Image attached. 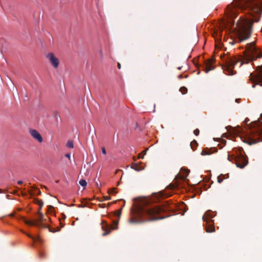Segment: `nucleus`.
Masks as SVG:
<instances>
[{"label": "nucleus", "instance_id": "f257e3e1", "mask_svg": "<svg viewBox=\"0 0 262 262\" xmlns=\"http://www.w3.org/2000/svg\"><path fill=\"white\" fill-rule=\"evenodd\" d=\"M168 204L166 206H149L140 208L138 212L139 219L132 217L129 220L130 223H140L145 221H151L165 217L163 213L169 210Z\"/></svg>", "mask_w": 262, "mask_h": 262}, {"label": "nucleus", "instance_id": "f03ea898", "mask_svg": "<svg viewBox=\"0 0 262 262\" xmlns=\"http://www.w3.org/2000/svg\"><path fill=\"white\" fill-rule=\"evenodd\" d=\"M252 25L253 23L244 19H242L240 17V19L235 25L239 42L243 41L250 37Z\"/></svg>", "mask_w": 262, "mask_h": 262}, {"label": "nucleus", "instance_id": "7ed1b4c3", "mask_svg": "<svg viewBox=\"0 0 262 262\" xmlns=\"http://www.w3.org/2000/svg\"><path fill=\"white\" fill-rule=\"evenodd\" d=\"M245 53L249 61L254 60L262 57V51L256 47L254 42L246 45Z\"/></svg>", "mask_w": 262, "mask_h": 262}, {"label": "nucleus", "instance_id": "20e7f679", "mask_svg": "<svg viewBox=\"0 0 262 262\" xmlns=\"http://www.w3.org/2000/svg\"><path fill=\"white\" fill-rule=\"evenodd\" d=\"M247 137H245L244 142L249 145L255 144L262 141V130L258 128L249 129L247 133Z\"/></svg>", "mask_w": 262, "mask_h": 262}, {"label": "nucleus", "instance_id": "39448f33", "mask_svg": "<svg viewBox=\"0 0 262 262\" xmlns=\"http://www.w3.org/2000/svg\"><path fill=\"white\" fill-rule=\"evenodd\" d=\"M238 5L249 8L256 14L262 13V2H256L254 0H239Z\"/></svg>", "mask_w": 262, "mask_h": 262}, {"label": "nucleus", "instance_id": "423d86ee", "mask_svg": "<svg viewBox=\"0 0 262 262\" xmlns=\"http://www.w3.org/2000/svg\"><path fill=\"white\" fill-rule=\"evenodd\" d=\"M38 217L35 221H29L25 219L24 217H22V220L25 222V224L30 225V226H34L38 227H42L45 228H49V231L51 232H55L56 231H59L60 228H57V230L55 229H52L49 227V226L46 225L43 223L44 222V216L42 213L40 212V211L38 212Z\"/></svg>", "mask_w": 262, "mask_h": 262}, {"label": "nucleus", "instance_id": "0eeeda50", "mask_svg": "<svg viewBox=\"0 0 262 262\" xmlns=\"http://www.w3.org/2000/svg\"><path fill=\"white\" fill-rule=\"evenodd\" d=\"M237 6L231 4L227 6L225 10V15L227 17L226 23L228 25H234V19L237 16Z\"/></svg>", "mask_w": 262, "mask_h": 262}, {"label": "nucleus", "instance_id": "6e6552de", "mask_svg": "<svg viewBox=\"0 0 262 262\" xmlns=\"http://www.w3.org/2000/svg\"><path fill=\"white\" fill-rule=\"evenodd\" d=\"M240 62V60L236 57H228L226 60L225 65L223 68L226 74L228 75H233L236 72L233 70L236 64Z\"/></svg>", "mask_w": 262, "mask_h": 262}, {"label": "nucleus", "instance_id": "1a4fd4ad", "mask_svg": "<svg viewBox=\"0 0 262 262\" xmlns=\"http://www.w3.org/2000/svg\"><path fill=\"white\" fill-rule=\"evenodd\" d=\"M214 217V215L213 214V212L208 210L205 213L202 217L203 221L206 223L205 229L206 231L208 233H211L215 231L214 221L212 220Z\"/></svg>", "mask_w": 262, "mask_h": 262}, {"label": "nucleus", "instance_id": "9d476101", "mask_svg": "<svg viewBox=\"0 0 262 262\" xmlns=\"http://www.w3.org/2000/svg\"><path fill=\"white\" fill-rule=\"evenodd\" d=\"M250 80L253 83V88H255L256 84L262 86V65L257 67L256 74H250Z\"/></svg>", "mask_w": 262, "mask_h": 262}, {"label": "nucleus", "instance_id": "9b49d317", "mask_svg": "<svg viewBox=\"0 0 262 262\" xmlns=\"http://www.w3.org/2000/svg\"><path fill=\"white\" fill-rule=\"evenodd\" d=\"M234 161L236 166L241 168H244L248 164V160L242 155L235 157Z\"/></svg>", "mask_w": 262, "mask_h": 262}, {"label": "nucleus", "instance_id": "f8f14e48", "mask_svg": "<svg viewBox=\"0 0 262 262\" xmlns=\"http://www.w3.org/2000/svg\"><path fill=\"white\" fill-rule=\"evenodd\" d=\"M46 57L49 60L52 66L55 68H57L58 67L59 64V59L52 52L48 53L46 55Z\"/></svg>", "mask_w": 262, "mask_h": 262}, {"label": "nucleus", "instance_id": "ddd939ff", "mask_svg": "<svg viewBox=\"0 0 262 262\" xmlns=\"http://www.w3.org/2000/svg\"><path fill=\"white\" fill-rule=\"evenodd\" d=\"M29 133L31 136L35 140L38 141L39 143H41L43 141V139L39 133L36 129H31L29 130Z\"/></svg>", "mask_w": 262, "mask_h": 262}, {"label": "nucleus", "instance_id": "4468645a", "mask_svg": "<svg viewBox=\"0 0 262 262\" xmlns=\"http://www.w3.org/2000/svg\"><path fill=\"white\" fill-rule=\"evenodd\" d=\"M102 225V229L104 231V232L102 234V236H105L109 234L111 232V231L112 229H115V228L112 227L108 225H107L106 223H105V222L102 221L101 223Z\"/></svg>", "mask_w": 262, "mask_h": 262}, {"label": "nucleus", "instance_id": "2eb2a0df", "mask_svg": "<svg viewBox=\"0 0 262 262\" xmlns=\"http://www.w3.org/2000/svg\"><path fill=\"white\" fill-rule=\"evenodd\" d=\"M213 62L214 61L213 59H210L206 62L204 67V71L206 73H208L210 71L214 69V67L213 66Z\"/></svg>", "mask_w": 262, "mask_h": 262}, {"label": "nucleus", "instance_id": "dca6fc26", "mask_svg": "<svg viewBox=\"0 0 262 262\" xmlns=\"http://www.w3.org/2000/svg\"><path fill=\"white\" fill-rule=\"evenodd\" d=\"M189 170H185L184 172H183V173L178 175L176 177V178L182 180H185L186 178L187 177L189 173Z\"/></svg>", "mask_w": 262, "mask_h": 262}, {"label": "nucleus", "instance_id": "f3484780", "mask_svg": "<svg viewBox=\"0 0 262 262\" xmlns=\"http://www.w3.org/2000/svg\"><path fill=\"white\" fill-rule=\"evenodd\" d=\"M131 168L136 171H140L143 169V167L142 166L141 163H134L132 164Z\"/></svg>", "mask_w": 262, "mask_h": 262}, {"label": "nucleus", "instance_id": "a211bd4d", "mask_svg": "<svg viewBox=\"0 0 262 262\" xmlns=\"http://www.w3.org/2000/svg\"><path fill=\"white\" fill-rule=\"evenodd\" d=\"M211 154V152L210 151V149L206 148L204 149H203L201 152V155L202 156H205V155H209Z\"/></svg>", "mask_w": 262, "mask_h": 262}, {"label": "nucleus", "instance_id": "6ab92c4d", "mask_svg": "<svg viewBox=\"0 0 262 262\" xmlns=\"http://www.w3.org/2000/svg\"><path fill=\"white\" fill-rule=\"evenodd\" d=\"M198 145V143L196 142V141L195 140H193V141H192L190 143V146H191V148L193 149V150H195V147L197 146Z\"/></svg>", "mask_w": 262, "mask_h": 262}, {"label": "nucleus", "instance_id": "aec40b11", "mask_svg": "<svg viewBox=\"0 0 262 262\" xmlns=\"http://www.w3.org/2000/svg\"><path fill=\"white\" fill-rule=\"evenodd\" d=\"M225 179V175L221 174L220 176H219L217 177V182L219 183H221L223 181V180Z\"/></svg>", "mask_w": 262, "mask_h": 262}, {"label": "nucleus", "instance_id": "412c9836", "mask_svg": "<svg viewBox=\"0 0 262 262\" xmlns=\"http://www.w3.org/2000/svg\"><path fill=\"white\" fill-rule=\"evenodd\" d=\"M26 235L30 238H31L34 241H40V238L39 236L35 237L32 236L30 234H27V233H26Z\"/></svg>", "mask_w": 262, "mask_h": 262}, {"label": "nucleus", "instance_id": "4be33fe9", "mask_svg": "<svg viewBox=\"0 0 262 262\" xmlns=\"http://www.w3.org/2000/svg\"><path fill=\"white\" fill-rule=\"evenodd\" d=\"M67 146L69 148H74L73 142L71 140H69L67 143Z\"/></svg>", "mask_w": 262, "mask_h": 262}, {"label": "nucleus", "instance_id": "5701e85b", "mask_svg": "<svg viewBox=\"0 0 262 262\" xmlns=\"http://www.w3.org/2000/svg\"><path fill=\"white\" fill-rule=\"evenodd\" d=\"M79 184L83 186V187H85L86 186V184H87V183L86 182V181L84 179H81L79 181Z\"/></svg>", "mask_w": 262, "mask_h": 262}, {"label": "nucleus", "instance_id": "b1692460", "mask_svg": "<svg viewBox=\"0 0 262 262\" xmlns=\"http://www.w3.org/2000/svg\"><path fill=\"white\" fill-rule=\"evenodd\" d=\"M180 91L182 93V94H185L187 92V89L184 86H183L180 89Z\"/></svg>", "mask_w": 262, "mask_h": 262}, {"label": "nucleus", "instance_id": "393cba45", "mask_svg": "<svg viewBox=\"0 0 262 262\" xmlns=\"http://www.w3.org/2000/svg\"><path fill=\"white\" fill-rule=\"evenodd\" d=\"M146 150H144L142 153H140L138 155V158L143 159L144 157V155L146 154Z\"/></svg>", "mask_w": 262, "mask_h": 262}, {"label": "nucleus", "instance_id": "a878e982", "mask_svg": "<svg viewBox=\"0 0 262 262\" xmlns=\"http://www.w3.org/2000/svg\"><path fill=\"white\" fill-rule=\"evenodd\" d=\"M115 190V188H112L108 190V193L111 194H115L116 193V191Z\"/></svg>", "mask_w": 262, "mask_h": 262}, {"label": "nucleus", "instance_id": "bb28decb", "mask_svg": "<svg viewBox=\"0 0 262 262\" xmlns=\"http://www.w3.org/2000/svg\"><path fill=\"white\" fill-rule=\"evenodd\" d=\"M37 203L40 206V208L43 206V203L42 200H37Z\"/></svg>", "mask_w": 262, "mask_h": 262}, {"label": "nucleus", "instance_id": "cd10ccee", "mask_svg": "<svg viewBox=\"0 0 262 262\" xmlns=\"http://www.w3.org/2000/svg\"><path fill=\"white\" fill-rule=\"evenodd\" d=\"M193 133L195 135L198 136L199 135L200 130L199 129H195L193 131Z\"/></svg>", "mask_w": 262, "mask_h": 262}, {"label": "nucleus", "instance_id": "c85d7f7f", "mask_svg": "<svg viewBox=\"0 0 262 262\" xmlns=\"http://www.w3.org/2000/svg\"><path fill=\"white\" fill-rule=\"evenodd\" d=\"M65 157L68 158L70 162H71V155L70 154H67L65 155Z\"/></svg>", "mask_w": 262, "mask_h": 262}, {"label": "nucleus", "instance_id": "c756f323", "mask_svg": "<svg viewBox=\"0 0 262 262\" xmlns=\"http://www.w3.org/2000/svg\"><path fill=\"white\" fill-rule=\"evenodd\" d=\"M101 151L103 154L106 155V152L105 147H103L101 148Z\"/></svg>", "mask_w": 262, "mask_h": 262}, {"label": "nucleus", "instance_id": "7c9ffc66", "mask_svg": "<svg viewBox=\"0 0 262 262\" xmlns=\"http://www.w3.org/2000/svg\"><path fill=\"white\" fill-rule=\"evenodd\" d=\"M50 221L51 219L49 217H47V218L44 217V222H46L47 221Z\"/></svg>", "mask_w": 262, "mask_h": 262}, {"label": "nucleus", "instance_id": "2f4dec72", "mask_svg": "<svg viewBox=\"0 0 262 262\" xmlns=\"http://www.w3.org/2000/svg\"><path fill=\"white\" fill-rule=\"evenodd\" d=\"M99 206L100 207H101V208H104L105 207V204H100Z\"/></svg>", "mask_w": 262, "mask_h": 262}, {"label": "nucleus", "instance_id": "473e14b6", "mask_svg": "<svg viewBox=\"0 0 262 262\" xmlns=\"http://www.w3.org/2000/svg\"><path fill=\"white\" fill-rule=\"evenodd\" d=\"M23 183V182L22 181H18L17 182V184H19V185L22 184Z\"/></svg>", "mask_w": 262, "mask_h": 262}, {"label": "nucleus", "instance_id": "72a5a7b5", "mask_svg": "<svg viewBox=\"0 0 262 262\" xmlns=\"http://www.w3.org/2000/svg\"><path fill=\"white\" fill-rule=\"evenodd\" d=\"M117 67H118V69H121V64L120 63H118Z\"/></svg>", "mask_w": 262, "mask_h": 262}, {"label": "nucleus", "instance_id": "f704fd0d", "mask_svg": "<svg viewBox=\"0 0 262 262\" xmlns=\"http://www.w3.org/2000/svg\"><path fill=\"white\" fill-rule=\"evenodd\" d=\"M178 78L179 79H182L183 78V75H180L179 76H178Z\"/></svg>", "mask_w": 262, "mask_h": 262}, {"label": "nucleus", "instance_id": "c9c22d12", "mask_svg": "<svg viewBox=\"0 0 262 262\" xmlns=\"http://www.w3.org/2000/svg\"><path fill=\"white\" fill-rule=\"evenodd\" d=\"M110 199H111V198H110V197H109V196H106V197L105 198V200H110Z\"/></svg>", "mask_w": 262, "mask_h": 262}, {"label": "nucleus", "instance_id": "e433bc0d", "mask_svg": "<svg viewBox=\"0 0 262 262\" xmlns=\"http://www.w3.org/2000/svg\"><path fill=\"white\" fill-rule=\"evenodd\" d=\"M260 15H259V17H258V18L257 19L255 20L254 21H259V19H260Z\"/></svg>", "mask_w": 262, "mask_h": 262}, {"label": "nucleus", "instance_id": "4c0bfd02", "mask_svg": "<svg viewBox=\"0 0 262 262\" xmlns=\"http://www.w3.org/2000/svg\"><path fill=\"white\" fill-rule=\"evenodd\" d=\"M239 100H240L239 99H236L235 100V102H236L237 103H239Z\"/></svg>", "mask_w": 262, "mask_h": 262}, {"label": "nucleus", "instance_id": "58836bf2", "mask_svg": "<svg viewBox=\"0 0 262 262\" xmlns=\"http://www.w3.org/2000/svg\"><path fill=\"white\" fill-rule=\"evenodd\" d=\"M228 160L231 161V159H230V157L229 156H228Z\"/></svg>", "mask_w": 262, "mask_h": 262}, {"label": "nucleus", "instance_id": "ea45409f", "mask_svg": "<svg viewBox=\"0 0 262 262\" xmlns=\"http://www.w3.org/2000/svg\"><path fill=\"white\" fill-rule=\"evenodd\" d=\"M187 77H188L187 75H185V76H184L185 78H187Z\"/></svg>", "mask_w": 262, "mask_h": 262}, {"label": "nucleus", "instance_id": "a19ab883", "mask_svg": "<svg viewBox=\"0 0 262 262\" xmlns=\"http://www.w3.org/2000/svg\"><path fill=\"white\" fill-rule=\"evenodd\" d=\"M63 226H64V225H63V224H61V227H63Z\"/></svg>", "mask_w": 262, "mask_h": 262}, {"label": "nucleus", "instance_id": "79ce46f5", "mask_svg": "<svg viewBox=\"0 0 262 262\" xmlns=\"http://www.w3.org/2000/svg\"><path fill=\"white\" fill-rule=\"evenodd\" d=\"M248 121H249V120H248V119H246L245 120V122H246H246H248Z\"/></svg>", "mask_w": 262, "mask_h": 262}, {"label": "nucleus", "instance_id": "37998d69", "mask_svg": "<svg viewBox=\"0 0 262 262\" xmlns=\"http://www.w3.org/2000/svg\"><path fill=\"white\" fill-rule=\"evenodd\" d=\"M115 224H116V225L117 226L118 223L116 222Z\"/></svg>", "mask_w": 262, "mask_h": 262}, {"label": "nucleus", "instance_id": "c03bdc74", "mask_svg": "<svg viewBox=\"0 0 262 262\" xmlns=\"http://www.w3.org/2000/svg\"><path fill=\"white\" fill-rule=\"evenodd\" d=\"M242 64H243L242 63H241L240 67L242 65Z\"/></svg>", "mask_w": 262, "mask_h": 262}, {"label": "nucleus", "instance_id": "a18cd8bd", "mask_svg": "<svg viewBox=\"0 0 262 262\" xmlns=\"http://www.w3.org/2000/svg\"><path fill=\"white\" fill-rule=\"evenodd\" d=\"M181 69V68H180V67H179V68H178V69H179V70H180Z\"/></svg>", "mask_w": 262, "mask_h": 262}, {"label": "nucleus", "instance_id": "49530a36", "mask_svg": "<svg viewBox=\"0 0 262 262\" xmlns=\"http://www.w3.org/2000/svg\"><path fill=\"white\" fill-rule=\"evenodd\" d=\"M58 182H59V181H58V180H57V181H56V183H58Z\"/></svg>", "mask_w": 262, "mask_h": 262}, {"label": "nucleus", "instance_id": "de8ad7c7", "mask_svg": "<svg viewBox=\"0 0 262 262\" xmlns=\"http://www.w3.org/2000/svg\"><path fill=\"white\" fill-rule=\"evenodd\" d=\"M260 117L262 118V114H261Z\"/></svg>", "mask_w": 262, "mask_h": 262}]
</instances>
